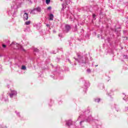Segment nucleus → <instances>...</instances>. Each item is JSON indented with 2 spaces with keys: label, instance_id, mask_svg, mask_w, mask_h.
I'll use <instances>...</instances> for the list:
<instances>
[{
  "label": "nucleus",
  "instance_id": "nucleus-1",
  "mask_svg": "<svg viewBox=\"0 0 128 128\" xmlns=\"http://www.w3.org/2000/svg\"><path fill=\"white\" fill-rule=\"evenodd\" d=\"M16 46L18 50H23V52H26V50L22 48V45H20V44L16 43Z\"/></svg>",
  "mask_w": 128,
  "mask_h": 128
},
{
  "label": "nucleus",
  "instance_id": "nucleus-2",
  "mask_svg": "<svg viewBox=\"0 0 128 128\" xmlns=\"http://www.w3.org/2000/svg\"><path fill=\"white\" fill-rule=\"evenodd\" d=\"M23 16H24V20H28V14L27 13H24Z\"/></svg>",
  "mask_w": 128,
  "mask_h": 128
},
{
  "label": "nucleus",
  "instance_id": "nucleus-3",
  "mask_svg": "<svg viewBox=\"0 0 128 128\" xmlns=\"http://www.w3.org/2000/svg\"><path fill=\"white\" fill-rule=\"evenodd\" d=\"M65 28L67 32H68V30H70V25H66L65 26Z\"/></svg>",
  "mask_w": 128,
  "mask_h": 128
},
{
  "label": "nucleus",
  "instance_id": "nucleus-4",
  "mask_svg": "<svg viewBox=\"0 0 128 128\" xmlns=\"http://www.w3.org/2000/svg\"><path fill=\"white\" fill-rule=\"evenodd\" d=\"M50 20H54V14H50Z\"/></svg>",
  "mask_w": 128,
  "mask_h": 128
},
{
  "label": "nucleus",
  "instance_id": "nucleus-5",
  "mask_svg": "<svg viewBox=\"0 0 128 128\" xmlns=\"http://www.w3.org/2000/svg\"><path fill=\"white\" fill-rule=\"evenodd\" d=\"M25 24H26V26H28V24H30V21H26L25 22Z\"/></svg>",
  "mask_w": 128,
  "mask_h": 128
},
{
  "label": "nucleus",
  "instance_id": "nucleus-6",
  "mask_svg": "<svg viewBox=\"0 0 128 128\" xmlns=\"http://www.w3.org/2000/svg\"><path fill=\"white\" fill-rule=\"evenodd\" d=\"M22 70H26V66H22Z\"/></svg>",
  "mask_w": 128,
  "mask_h": 128
},
{
  "label": "nucleus",
  "instance_id": "nucleus-7",
  "mask_svg": "<svg viewBox=\"0 0 128 128\" xmlns=\"http://www.w3.org/2000/svg\"><path fill=\"white\" fill-rule=\"evenodd\" d=\"M50 0H46V4H50Z\"/></svg>",
  "mask_w": 128,
  "mask_h": 128
},
{
  "label": "nucleus",
  "instance_id": "nucleus-8",
  "mask_svg": "<svg viewBox=\"0 0 128 128\" xmlns=\"http://www.w3.org/2000/svg\"><path fill=\"white\" fill-rule=\"evenodd\" d=\"M96 102H100V98L96 99Z\"/></svg>",
  "mask_w": 128,
  "mask_h": 128
},
{
  "label": "nucleus",
  "instance_id": "nucleus-9",
  "mask_svg": "<svg viewBox=\"0 0 128 128\" xmlns=\"http://www.w3.org/2000/svg\"><path fill=\"white\" fill-rule=\"evenodd\" d=\"M2 48H6V44H2Z\"/></svg>",
  "mask_w": 128,
  "mask_h": 128
},
{
  "label": "nucleus",
  "instance_id": "nucleus-10",
  "mask_svg": "<svg viewBox=\"0 0 128 128\" xmlns=\"http://www.w3.org/2000/svg\"><path fill=\"white\" fill-rule=\"evenodd\" d=\"M10 98H12V96H14V94H10Z\"/></svg>",
  "mask_w": 128,
  "mask_h": 128
},
{
  "label": "nucleus",
  "instance_id": "nucleus-11",
  "mask_svg": "<svg viewBox=\"0 0 128 128\" xmlns=\"http://www.w3.org/2000/svg\"><path fill=\"white\" fill-rule=\"evenodd\" d=\"M47 10H52V7H50V6L48 7Z\"/></svg>",
  "mask_w": 128,
  "mask_h": 128
},
{
  "label": "nucleus",
  "instance_id": "nucleus-12",
  "mask_svg": "<svg viewBox=\"0 0 128 128\" xmlns=\"http://www.w3.org/2000/svg\"><path fill=\"white\" fill-rule=\"evenodd\" d=\"M92 16H93L94 18H96V14H93Z\"/></svg>",
  "mask_w": 128,
  "mask_h": 128
},
{
  "label": "nucleus",
  "instance_id": "nucleus-13",
  "mask_svg": "<svg viewBox=\"0 0 128 128\" xmlns=\"http://www.w3.org/2000/svg\"><path fill=\"white\" fill-rule=\"evenodd\" d=\"M46 26H48V27L50 26V24H47Z\"/></svg>",
  "mask_w": 128,
  "mask_h": 128
},
{
  "label": "nucleus",
  "instance_id": "nucleus-14",
  "mask_svg": "<svg viewBox=\"0 0 128 128\" xmlns=\"http://www.w3.org/2000/svg\"><path fill=\"white\" fill-rule=\"evenodd\" d=\"M88 70V72H90V69L88 70Z\"/></svg>",
  "mask_w": 128,
  "mask_h": 128
},
{
  "label": "nucleus",
  "instance_id": "nucleus-15",
  "mask_svg": "<svg viewBox=\"0 0 128 128\" xmlns=\"http://www.w3.org/2000/svg\"><path fill=\"white\" fill-rule=\"evenodd\" d=\"M98 38H100V34L97 35Z\"/></svg>",
  "mask_w": 128,
  "mask_h": 128
},
{
  "label": "nucleus",
  "instance_id": "nucleus-16",
  "mask_svg": "<svg viewBox=\"0 0 128 128\" xmlns=\"http://www.w3.org/2000/svg\"><path fill=\"white\" fill-rule=\"evenodd\" d=\"M36 52H38V50H36Z\"/></svg>",
  "mask_w": 128,
  "mask_h": 128
},
{
  "label": "nucleus",
  "instance_id": "nucleus-17",
  "mask_svg": "<svg viewBox=\"0 0 128 128\" xmlns=\"http://www.w3.org/2000/svg\"><path fill=\"white\" fill-rule=\"evenodd\" d=\"M82 122H80V124H82Z\"/></svg>",
  "mask_w": 128,
  "mask_h": 128
},
{
  "label": "nucleus",
  "instance_id": "nucleus-18",
  "mask_svg": "<svg viewBox=\"0 0 128 128\" xmlns=\"http://www.w3.org/2000/svg\"><path fill=\"white\" fill-rule=\"evenodd\" d=\"M38 10H40V8H38Z\"/></svg>",
  "mask_w": 128,
  "mask_h": 128
}]
</instances>
